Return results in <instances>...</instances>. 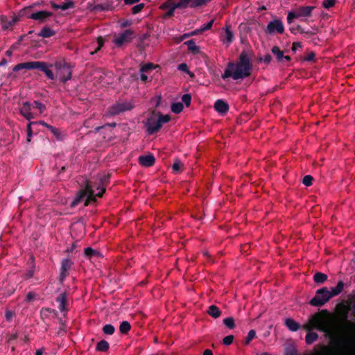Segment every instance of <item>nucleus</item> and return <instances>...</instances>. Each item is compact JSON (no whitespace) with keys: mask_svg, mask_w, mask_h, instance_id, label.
<instances>
[{"mask_svg":"<svg viewBox=\"0 0 355 355\" xmlns=\"http://www.w3.org/2000/svg\"><path fill=\"white\" fill-rule=\"evenodd\" d=\"M105 178H99V183L93 182H87L85 187L81 189L77 194L76 198L71 202V206L74 207L80 201L85 198V205H87L92 201H95L96 196L101 197L105 192V189L103 187Z\"/></svg>","mask_w":355,"mask_h":355,"instance_id":"obj_2","label":"nucleus"},{"mask_svg":"<svg viewBox=\"0 0 355 355\" xmlns=\"http://www.w3.org/2000/svg\"><path fill=\"white\" fill-rule=\"evenodd\" d=\"M85 254L87 256L92 257L98 254V252L91 248H87L85 249Z\"/></svg>","mask_w":355,"mask_h":355,"instance_id":"obj_47","label":"nucleus"},{"mask_svg":"<svg viewBox=\"0 0 355 355\" xmlns=\"http://www.w3.org/2000/svg\"><path fill=\"white\" fill-rule=\"evenodd\" d=\"M271 51L279 62H282L284 51H282L279 46H274L272 48Z\"/></svg>","mask_w":355,"mask_h":355,"instance_id":"obj_25","label":"nucleus"},{"mask_svg":"<svg viewBox=\"0 0 355 355\" xmlns=\"http://www.w3.org/2000/svg\"><path fill=\"white\" fill-rule=\"evenodd\" d=\"M13 317V313L12 311H8L6 313V318L7 320H10Z\"/></svg>","mask_w":355,"mask_h":355,"instance_id":"obj_60","label":"nucleus"},{"mask_svg":"<svg viewBox=\"0 0 355 355\" xmlns=\"http://www.w3.org/2000/svg\"><path fill=\"white\" fill-rule=\"evenodd\" d=\"M291 58L290 56L288 55H284V54L283 55V58H282V62H289L291 61Z\"/></svg>","mask_w":355,"mask_h":355,"instance_id":"obj_62","label":"nucleus"},{"mask_svg":"<svg viewBox=\"0 0 355 355\" xmlns=\"http://www.w3.org/2000/svg\"><path fill=\"white\" fill-rule=\"evenodd\" d=\"M315 54L314 52L311 51L304 58L305 61L311 62L314 61Z\"/></svg>","mask_w":355,"mask_h":355,"instance_id":"obj_52","label":"nucleus"},{"mask_svg":"<svg viewBox=\"0 0 355 355\" xmlns=\"http://www.w3.org/2000/svg\"><path fill=\"white\" fill-rule=\"evenodd\" d=\"M55 68L58 70V78L60 81L65 83L71 78V69L67 64H62L60 62L55 64Z\"/></svg>","mask_w":355,"mask_h":355,"instance_id":"obj_9","label":"nucleus"},{"mask_svg":"<svg viewBox=\"0 0 355 355\" xmlns=\"http://www.w3.org/2000/svg\"><path fill=\"white\" fill-rule=\"evenodd\" d=\"M285 325L291 331H297L300 328V324L292 318L286 319Z\"/></svg>","mask_w":355,"mask_h":355,"instance_id":"obj_22","label":"nucleus"},{"mask_svg":"<svg viewBox=\"0 0 355 355\" xmlns=\"http://www.w3.org/2000/svg\"><path fill=\"white\" fill-rule=\"evenodd\" d=\"M171 120V116L168 114H162L158 113L157 116L153 112L150 116L146 123L145 126L149 135H153L157 132L163 125L164 123H168Z\"/></svg>","mask_w":355,"mask_h":355,"instance_id":"obj_4","label":"nucleus"},{"mask_svg":"<svg viewBox=\"0 0 355 355\" xmlns=\"http://www.w3.org/2000/svg\"><path fill=\"white\" fill-rule=\"evenodd\" d=\"M214 24V20L209 21L206 24H204L199 29H197L191 33V35H196L197 33H201L207 30H209L211 28L212 25Z\"/></svg>","mask_w":355,"mask_h":355,"instance_id":"obj_28","label":"nucleus"},{"mask_svg":"<svg viewBox=\"0 0 355 355\" xmlns=\"http://www.w3.org/2000/svg\"><path fill=\"white\" fill-rule=\"evenodd\" d=\"M75 6V3L70 0H66L64 2L61 3H55L52 2L51 7L55 10H60L61 11H65L68 9L73 8Z\"/></svg>","mask_w":355,"mask_h":355,"instance_id":"obj_16","label":"nucleus"},{"mask_svg":"<svg viewBox=\"0 0 355 355\" xmlns=\"http://www.w3.org/2000/svg\"><path fill=\"white\" fill-rule=\"evenodd\" d=\"M284 32V26L283 22L279 19H275L270 21L265 29V33L271 35H274L275 33L282 34Z\"/></svg>","mask_w":355,"mask_h":355,"instance_id":"obj_8","label":"nucleus"},{"mask_svg":"<svg viewBox=\"0 0 355 355\" xmlns=\"http://www.w3.org/2000/svg\"><path fill=\"white\" fill-rule=\"evenodd\" d=\"M301 47H302L301 43L298 42H295L293 43L291 49L293 52H295L298 48H301Z\"/></svg>","mask_w":355,"mask_h":355,"instance_id":"obj_58","label":"nucleus"},{"mask_svg":"<svg viewBox=\"0 0 355 355\" xmlns=\"http://www.w3.org/2000/svg\"><path fill=\"white\" fill-rule=\"evenodd\" d=\"M233 340H234V336L232 335H230V336H225L223 338V343L225 345H230V344L232 343Z\"/></svg>","mask_w":355,"mask_h":355,"instance_id":"obj_50","label":"nucleus"},{"mask_svg":"<svg viewBox=\"0 0 355 355\" xmlns=\"http://www.w3.org/2000/svg\"><path fill=\"white\" fill-rule=\"evenodd\" d=\"M272 60V56L270 54L265 55L263 58H261V61L263 62L266 64H269Z\"/></svg>","mask_w":355,"mask_h":355,"instance_id":"obj_56","label":"nucleus"},{"mask_svg":"<svg viewBox=\"0 0 355 355\" xmlns=\"http://www.w3.org/2000/svg\"><path fill=\"white\" fill-rule=\"evenodd\" d=\"M182 102L186 105V106H189L191 101V96L189 94H185L182 96Z\"/></svg>","mask_w":355,"mask_h":355,"instance_id":"obj_45","label":"nucleus"},{"mask_svg":"<svg viewBox=\"0 0 355 355\" xmlns=\"http://www.w3.org/2000/svg\"><path fill=\"white\" fill-rule=\"evenodd\" d=\"M140 73H141V76H140L141 80L144 82L148 80V76H147V75H146V72H143L142 71L140 70Z\"/></svg>","mask_w":355,"mask_h":355,"instance_id":"obj_59","label":"nucleus"},{"mask_svg":"<svg viewBox=\"0 0 355 355\" xmlns=\"http://www.w3.org/2000/svg\"><path fill=\"white\" fill-rule=\"evenodd\" d=\"M114 327L110 324H107L103 327V333L107 335H112L114 333Z\"/></svg>","mask_w":355,"mask_h":355,"instance_id":"obj_36","label":"nucleus"},{"mask_svg":"<svg viewBox=\"0 0 355 355\" xmlns=\"http://www.w3.org/2000/svg\"><path fill=\"white\" fill-rule=\"evenodd\" d=\"M313 280L316 284H323L327 280V275L324 273L318 272L315 273Z\"/></svg>","mask_w":355,"mask_h":355,"instance_id":"obj_24","label":"nucleus"},{"mask_svg":"<svg viewBox=\"0 0 355 355\" xmlns=\"http://www.w3.org/2000/svg\"><path fill=\"white\" fill-rule=\"evenodd\" d=\"M250 69H251V64L250 62V60L245 56V84L248 81V78L250 75Z\"/></svg>","mask_w":355,"mask_h":355,"instance_id":"obj_35","label":"nucleus"},{"mask_svg":"<svg viewBox=\"0 0 355 355\" xmlns=\"http://www.w3.org/2000/svg\"><path fill=\"white\" fill-rule=\"evenodd\" d=\"M55 32L49 27L43 28L40 32L38 33V35L42 37H49L53 35Z\"/></svg>","mask_w":355,"mask_h":355,"instance_id":"obj_29","label":"nucleus"},{"mask_svg":"<svg viewBox=\"0 0 355 355\" xmlns=\"http://www.w3.org/2000/svg\"><path fill=\"white\" fill-rule=\"evenodd\" d=\"M313 178L310 175H306L303 178L302 183L306 186L309 187L313 184Z\"/></svg>","mask_w":355,"mask_h":355,"instance_id":"obj_41","label":"nucleus"},{"mask_svg":"<svg viewBox=\"0 0 355 355\" xmlns=\"http://www.w3.org/2000/svg\"><path fill=\"white\" fill-rule=\"evenodd\" d=\"M153 68H154V65L152 63H148L144 65H143L141 67V71L143 72H148L149 70H151Z\"/></svg>","mask_w":355,"mask_h":355,"instance_id":"obj_51","label":"nucleus"},{"mask_svg":"<svg viewBox=\"0 0 355 355\" xmlns=\"http://www.w3.org/2000/svg\"><path fill=\"white\" fill-rule=\"evenodd\" d=\"M336 1V0H324L322 2V6L324 8L329 9L334 6Z\"/></svg>","mask_w":355,"mask_h":355,"instance_id":"obj_43","label":"nucleus"},{"mask_svg":"<svg viewBox=\"0 0 355 355\" xmlns=\"http://www.w3.org/2000/svg\"><path fill=\"white\" fill-rule=\"evenodd\" d=\"M214 109L221 115L225 114L229 110V105L223 100L218 99L214 103Z\"/></svg>","mask_w":355,"mask_h":355,"instance_id":"obj_17","label":"nucleus"},{"mask_svg":"<svg viewBox=\"0 0 355 355\" xmlns=\"http://www.w3.org/2000/svg\"><path fill=\"white\" fill-rule=\"evenodd\" d=\"M256 336V331L254 329L250 330L247 337H245V345L250 343V341H252Z\"/></svg>","mask_w":355,"mask_h":355,"instance_id":"obj_42","label":"nucleus"},{"mask_svg":"<svg viewBox=\"0 0 355 355\" xmlns=\"http://www.w3.org/2000/svg\"><path fill=\"white\" fill-rule=\"evenodd\" d=\"M318 346L321 350L315 352V355H331V349L328 346L322 344Z\"/></svg>","mask_w":355,"mask_h":355,"instance_id":"obj_30","label":"nucleus"},{"mask_svg":"<svg viewBox=\"0 0 355 355\" xmlns=\"http://www.w3.org/2000/svg\"><path fill=\"white\" fill-rule=\"evenodd\" d=\"M182 163L180 160H176L172 166V169L175 173H178L182 171Z\"/></svg>","mask_w":355,"mask_h":355,"instance_id":"obj_38","label":"nucleus"},{"mask_svg":"<svg viewBox=\"0 0 355 355\" xmlns=\"http://www.w3.org/2000/svg\"><path fill=\"white\" fill-rule=\"evenodd\" d=\"M112 6L108 3L97 5L95 8L98 10H109L112 9Z\"/></svg>","mask_w":355,"mask_h":355,"instance_id":"obj_40","label":"nucleus"},{"mask_svg":"<svg viewBox=\"0 0 355 355\" xmlns=\"http://www.w3.org/2000/svg\"><path fill=\"white\" fill-rule=\"evenodd\" d=\"M123 1H124L125 4H126V5H132V4H134L135 3L139 2L140 0H123Z\"/></svg>","mask_w":355,"mask_h":355,"instance_id":"obj_61","label":"nucleus"},{"mask_svg":"<svg viewBox=\"0 0 355 355\" xmlns=\"http://www.w3.org/2000/svg\"><path fill=\"white\" fill-rule=\"evenodd\" d=\"M133 105L131 102L129 101H121L114 104L109 110V113L111 115L119 114L121 112L128 111L132 110Z\"/></svg>","mask_w":355,"mask_h":355,"instance_id":"obj_10","label":"nucleus"},{"mask_svg":"<svg viewBox=\"0 0 355 355\" xmlns=\"http://www.w3.org/2000/svg\"><path fill=\"white\" fill-rule=\"evenodd\" d=\"M110 345L106 340H101L96 345V350L100 352H106L109 349Z\"/></svg>","mask_w":355,"mask_h":355,"instance_id":"obj_32","label":"nucleus"},{"mask_svg":"<svg viewBox=\"0 0 355 355\" xmlns=\"http://www.w3.org/2000/svg\"><path fill=\"white\" fill-rule=\"evenodd\" d=\"M144 3L137 4V5L135 6L134 7H132V12L133 14H137L141 11V10L144 8Z\"/></svg>","mask_w":355,"mask_h":355,"instance_id":"obj_46","label":"nucleus"},{"mask_svg":"<svg viewBox=\"0 0 355 355\" xmlns=\"http://www.w3.org/2000/svg\"><path fill=\"white\" fill-rule=\"evenodd\" d=\"M56 302L58 304V309L61 312L67 311V299L65 293H60L56 298Z\"/></svg>","mask_w":355,"mask_h":355,"instance_id":"obj_18","label":"nucleus"},{"mask_svg":"<svg viewBox=\"0 0 355 355\" xmlns=\"http://www.w3.org/2000/svg\"><path fill=\"white\" fill-rule=\"evenodd\" d=\"M39 65L36 69H39L42 71H43L47 78L50 80H54L55 76L51 70L49 69V67H51V65H49L46 62L38 61Z\"/></svg>","mask_w":355,"mask_h":355,"instance_id":"obj_19","label":"nucleus"},{"mask_svg":"<svg viewBox=\"0 0 355 355\" xmlns=\"http://www.w3.org/2000/svg\"><path fill=\"white\" fill-rule=\"evenodd\" d=\"M239 60V62L237 63H228L221 76L223 79L232 78L234 80H238L244 77V51L240 53Z\"/></svg>","mask_w":355,"mask_h":355,"instance_id":"obj_3","label":"nucleus"},{"mask_svg":"<svg viewBox=\"0 0 355 355\" xmlns=\"http://www.w3.org/2000/svg\"><path fill=\"white\" fill-rule=\"evenodd\" d=\"M344 283L343 281H339L336 287H333L331 289L330 293L332 295V297L338 295L343 290Z\"/></svg>","mask_w":355,"mask_h":355,"instance_id":"obj_23","label":"nucleus"},{"mask_svg":"<svg viewBox=\"0 0 355 355\" xmlns=\"http://www.w3.org/2000/svg\"><path fill=\"white\" fill-rule=\"evenodd\" d=\"M178 3H173L172 6L171 7V8L168 10L167 13H166V15L167 16H171L173 15L174 13V11L176 8H184V7H180V6H178Z\"/></svg>","mask_w":355,"mask_h":355,"instance_id":"obj_48","label":"nucleus"},{"mask_svg":"<svg viewBox=\"0 0 355 355\" xmlns=\"http://www.w3.org/2000/svg\"><path fill=\"white\" fill-rule=\"evenodd\" d=\"M44 352V349L40 348L36 351L35 355H43Z\"/></svg>","mask_w":355,"mask_h":355,"instance_id":"obj_63","label":"nucleus"},{"mask_svg":"<svg viewBox=\"0 0 355 355\" xmlns=\"http://www.w3.org/2000/svg\"><path fill=\"white\" fill-rule=\"evenodd\" d=\"M33 103L24 102L21 108L20 114L27 120L31 121L35 117V114L32 111Z\"/></svg>","mask_w":355,"mask_h":355,"instance_id":"obj_13","label":"nucleus"},{"mask_svg":"<svg viewBox=\"0 0 355 355\" xmlns=\"http://www.w3.org/2000/svg\"><path fill=\"white\" fill-rule=\"evenodd\" d=\"M203 355H213V353L210 349H206L205 350Z\"/></svg>","mask_w":355,"mask_h":355,"instance_id":"obj_64","label":"nucleus"},{"mask_svg":"<svg viewBox=\"0 0 355 355\" xmlns=\"http://www.w3.org/2000/svg\"><path fill=\"white\" fill-rule=\"evenodd\" d=\"M315 8L313 6H300L294 10L288 12L287 15V22L288 24H292L294 19L300 18L302 21H305L304 18L311 17L313 10Z\"/></svg>","mask_w":355,"mask_h":355,"instance_id":"obj_5","label":"nucleus"},{"mask_svg":"<svg viewBox=\"0 0 355 355\" xmlns=\"http://www.w3.org/2000/svg\"><path fill=\"white\" fill-rule=\"evenodd\" d=\"M331 298H332V295L328 288L322 287L316 291L315 295L310 300L309 304L313 306L320 307L329 302Z\"/></svg>","mask_w":355,"mask_h":355,"instance_id":"obj_6","label":"nucleus"},{"mask_svg":"<svg viewBox=\"0 0 355 355\" xmlns=\"http://www.w3.org/2000/svg\"><path fill=\"white\" fill-rule=\"evenodd\" d=\"M38 61H31V62H22L17 64L15 65L12 71H17L21 69H27V70H32V69H36L39 65Z\"/></svg>","mask_w":355,"mask_h":355,"instance_id":"obj_14","label":"nucleus"},{"mask_svg":"<svg viewBox=\"0 0 355 355\" xmlns=\"http://www.w3.org/2000/svg\"><path fill=\"white\" fill-rule=\"evenodd\" d=\"M207 313L209 315H211V317H213L214 318H218L220 314H221V311L219 310V309L215 306V305H211L208 310H207Z\"/></svg>","mask_w":355,"mask_h":355,"instance_id":"obj_26","label":"nucleus"},{"mask_svg":"<svg viewBox=\"0 0 355 355\" xmlns=\"http://www.w3.org/2000/svg\"><path fill=\"white\" fill-rule=\"evenodd\" d=\"M184 44L187 46L188 50L192 53H198L199 52V47L196 44L193 40L185 42Z\"/></svg>","mask_w":355,"mask_h":355,"instance_id":"obj_27","label":"nucleus"},{"mask_svg":"<svg viewBox=\"0 0 355 355\" xmlns=\"http://www.w3.org/2000/svg\"><path fill=\"white\" fill-rule=\"evenodd\" d=\"M178 69L181 71L189 73L188 66L185 63H182V64H179L178 67Z\"/></svg>","mask_w":355,"mask_h":355,"instance_id":"obj_53","label":"nucleus"},{"mask_svg":"<svg viewBox=\"0 0 355 355\" xmlns=\"http://www.w3.org/2000/svg\"><path fill=\"white\" fill-rule=\"evenodd\" d=\"M35 297V294L32 293V292H29L27 295H26V300L27 302H31L33 301Z\"/></svg>","mask_w":355,"mask_h":355,"instance_id":"obj_57","label":"nucleus"},{"mask_svg":"<svg viewBox=\"0 0 355 355\" xmlns=\"http://www.w3.org/2000/svg\"><path fill=\"white\" fill-rule=\"evenodd\" d=\"M37 124V122L31 121L28 123L27 125V133H28V137H31L33 135V130H32V125Z\"/></svg>","mask_w":355,"mask_h":355,"instance_id":"obj_55","label":"nucleus"},{"mask_svg":"<svg viewBox=\"0 0 355 355\" xmlns=\"http://www.w3.org/2000/svg\"><path fill=\"white\" fill-rule=\"evenodd\" d=\"M97 44H98V46L96 47V50L94 51L90 52L91 55H94L95 53L98 51L102 48V46H103L104 41H103L102 37H98V39H97Z\"/></svg>","mask_w":355,"mask_h":355,"instance_id":"obj_44","label":"nucleus"},{"mask_svg":"<svg viewBox=\"0 0 355 355\" xmlns=\"http://www.w3.org/2000/svg\"><path fill=\"white\" fill-rule=\"evenodd\" d=\"M302 329L307 331L305 336L307 345H311L318 339V334L312 331L314 329L324 333L331 341L334 340V317L327 309H322L311 315L307 322L302 325Z\"/></svg>","mask_w":355,"mask_h":355,"instance_id":"obj_1","label":"nucleus"},{"mask_svg":"<svg viewBox=\"0 0 355 355\" xmlns=\"http://www.w3.org/2000/svg\"><path fill=\"white\" fill-rule=\"evenodd\" d=\"M132 35L133 32L131 30H125L123 32L119 33V35L114 37V43L117 46H121L125 43L130 42Z\"/></svg>","mask_w":355,"mask_h":355,"instance_id":"obj_12","label":"nucleus"},{"mask_svg":"<svg viewBox=\"0 0 355 355\" xmlns=\"http://www.w3.org/2000/svg\"><path fill=\"white\" fill-rule=\"evenodd\" d=\"M220 39L223 43H226L227 46L232 42L233 35L228 27H227L224 33L221 34Z\"/></svg>","mask_w":355,"mask_h":355,"instance_id":"obj_21","label":"nucleus"},{"mask_svg":"<svg viewBox=\"0 0 355 355\" xmlns=\"http://www.w3.org/2000/svg\"><path fill=\"white\" fill-rule=\"evenodd\" d=\"M289 29H290V31L291 32V33H293L294 35H296L298 33H304V29L302 28V26L300 25L293 26Z\"/></svg>","mask_w":355,"mask_h":355,"instance_id":"obj_39","label":"nucleus"},{"mask_svg":"<svg viewBox=\"0 0 355 355\" xmlns=\"http://www.w3.org/2000/svg\"><path fill=\"white\" fill-rule=\"evenodd\" d=\"M33 7V6L25 8L23 10H21L20 13H25L27 15L28 18L39 21H44L45 19L52 15V12L46 10H40L35 12H31V10Z\"/></svg>","mask_w":355,"mask_h":355,"instance_id":"obj_7","label":"nucleus"},{"mask_svg":"<svg viewBox=\"0 0 355 355\" xmlns=\"http://www.w3.org/2000/svg\"><path fill=\"white\" fill-rule=\"evenodd\" d=\"M131 329V325L128 321H123L119 326V330L122 334H127Z\"/></svg>","mask_w":355,"mask_h":355,"instance_id":"obj_33","label":"nucleus"},{"mask_svg":"<svg viewBox=\"0 0 355 355\" xmlns=\"http://www.w3.org/2000/svg\"><path fill=\"white\" fill-rule=\"evenodd\" d=\"M155 157L153 155H147L140 156L139 158V162L141 166L149 167L154 164Z\"/></svg>","mask_w":355,"mask_h":355,"instance_id":"obj_20","label":"nucleus"},{"mask_svg":"<svg viewBox=\"0 0 355 355\" xmlns=\"http://www.w3.org/2000/svg\"><path fill=\"white\" fill-rule=\"evenodd\" d=\"M355 343V338L351 336L345 340H336V349L339 353H344L349 347L352 348Z\"/></svg>","mask_w":355,"mask_h":355,"instance_id":"obj_11","label":"nucleus"},{"mask_svg":"<svg viewBox=\"0 0 355 355\" xmlns=\"http://www.w3.org/2000/svg\"><path fill=\"white\" fill-rule=\"evenodd\" d=\"M171 108L172 112L175 114H180L182 111L184 105L181 102L173 103H172Z\"/></svg>","mask_w":355,"mask_h":355,"instance_id":"obj_31","label":"nucleus"},{"mask_svg":"<svg viewBox=\"0 0 355 355\" xmlns=\"http://www.w3.org/2000/svg\"><path fill=\"white\" fill-rule=\"evenodd\" d=\"M17 19H18L17 17H14L13 19L10 20L8 23H4L2 25L3 28V29H7L9 27L12 26L13 24H15V22L17 21Z\"/></svg>","mask_w":355,"mask_h":355,"instance_id":"obj_49","label":"nucleus"},{"mask_svg":"<svg viewBox=\"0 0 355 355\" xmlns=\"http://www.w3.org/2000/svg\"><path fill=\"white\" fill-rule=\"evenodd\" d=\"M49 130H51V132L58 138V139H60V132L59 130L55 128V127H53L52 125L51 127H49Z\"/></svg>","mask_w":355,"mask_h":355,"instance_id":"obj_54","label":"nucleus"},{"mask_svg":"<svg viewBox=\"0 0 355 355\" xmlns=\"http://www.w3.org/2000/svg\"><path fill=\"white\" fill-rule=\"evenodd\" d=\"M223 324L228 328V329H234L235 327V322L234 320L232 317H227L223 320Z\"/></svg>","mask_w":355,"mask_h":355,"instance_id":"obj_34","label":"nucleus"},{"mask_svg":"<svg viewBox=\"0 0 355 355\" xmlns=\"http://www.w3.org/2000/svg\"><path fill=\"white\" fill-rule=\"evenodd\" d=\"M71 265L72 262L70 259H64L62 260L60 274V280L61 282H62L67 276V272L70 269Z\"/></svg>","mask_w":355,"mask_h":355,"instance_id":"obj_15","label":"nucleus"},{"mask_svg":"<svg viewBox=\"0 0 355 355\" xmlns=\"http://www.w3.org/2000/svg\"><path fill=\"white\" fill-rule=\"evenodd\" d=\"M33 103V108L37 109L39 110L40 114L43 113L44 112V110H46V106L43 103H42L39 101H34Z\"/></svg>","mask_w":355,"mask_h":355,"instance_id":"obj_37","label":"nucleus"}]
</instances>
